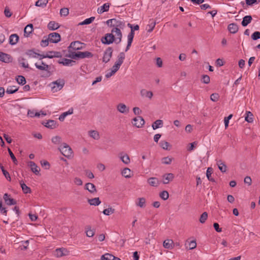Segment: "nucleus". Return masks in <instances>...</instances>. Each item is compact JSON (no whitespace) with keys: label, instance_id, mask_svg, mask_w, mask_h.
<instances>
[{"label":"nucleus","instance_id":"f257e3e1","mask_svg":"<svg viewBox=\"0 0 260 260\" xmlns=\"http://www.w3.org/2000/svg\"><path fill=\"white\" fill-rule=\"evenodd\" d=\"M69 53L66 55V57L71 58L73 59H83L85 58H91L93 54L89 51L85 52H76L72 50H68Z\"/></svg>","mask_w":260,"mask_h":260},{"label":"nucleus","instance_id":"f03ea898","mask_svg":"<svg viewBox=\"0 0 260 260\" xmlns=\"http://www.w3.org/2000/svg\"><path fill=\"white\" fill-rule=\"evenodd\" d=\"M59 150L62 155L68 158L71 157L73 153L72 149L70 146L66 143H63L62 146H60L59 148Z\"/></svg>","mask_w":260,"mask_h":260},{"label":"nucleus","instance_id":"7ed1b4c3","mask_svg":"<svg viewBox=\"0 0 260 260\" xmlns=\"http://www.w3.org/2000/svg\"><path fill=\"white\" fill-rule=\"evenodd\" d=\"M36 50L39 52V50H36L35 49H31L27 50L25 52V54L27 55L29 58H38L39 60H42L45 58L44 54H40L38 52H36Z\"/></svg>","mask_w":260,"mask_h":260},{"label":"nucleus","instance_id":"20e7f679","mask_svg":"<svg viewBox=\"0 0 260 260\" xmlns=\"http://www.w3.org/2000/svg\"><path fill=\"white\" fill-rule=\"evenodd\" d=\"M101 41L102 43L105 45H109L116 41V38L112 33H108L103 37Z\"/></svg>","mask_w":260,"mask_h":260},{"label":"nucleus","instance_id":"39448f33","mask_svg":"<svg viewBox=\"0 0 260 260\" xmlns=\"http://www.w3.org/2000/svg\"><path fill=\"white\" fill-rule=\"evenodd\" d=\"M35 65L36 68H37L38 69L41 71H45L47 72L45 75L42 76V77H48L51 75L50 72L48 71L49 66L43 61H41L40 65L38 64V63H36Z\"/></svg>","mask_w":260,"mask_h":260},{"label":"nucleus","instance_id":"423d86ee","mask_svg":"<svg viewBox=\"0 0 260 260\" xmlns=\"http://www.w3.org/2000/svg\"><path fill=\"white\" fill-rule=\"evenodd\" d=\"M83 45H84V44L80 41L72 42L68 47V50L75 51L76 50L82 49L83 48Z\"/></svg>","mask_w":260,"mask_h":260},{"label":"nucleus","instance_id":"0eeeda50","mask_svg":"<svg viewBox=\"0 0 260 260\" xmlns=\"http://www.w3.org/2000/svg\"><path fill=\"white\" fill-rule=\"evenodd\" d=\"M113 53V49L111 47H109L105 51L104 56L103 57V61L107 63L109 62L112 57Z\"/></svg>","mask_w":260,"mask_h":260},{"label":"nucleus","instance_id":"6e6552de","mask_svg":"<svg viewBox=\"0 0 260 260\" xmlns=\"http://www.w3.org/2000/svg\"><path fill=\"white\" fill-rule=\"evenodd\" d=\"M132 123L136 127L140 128L144 124L145 120L142 117L137 116L133 119Z\"/></svg>","mask_w":260,"mask_h":260},{"label":"nucleus","instance_id":"1a4fd4ad","mask_svg":"<svg viewBox=\"0 0 260 260\" xmlns=\"http://www.w3.org/2000/svg\"><path fill=\"white\" fill-rule=\"evenodd\" d=\"M10 194H9L7 193H5L4 194V200L5 201V203L9 206H12V205H15L17 204V201L14 200V199H12L10 198Z\"/></svg>","mask_w":260,"mask_h":260},{"label":"nucleus","instance_id":"9d476101","mask_svg":"<svg viewBox=\"0 0 260 260\" xmlns=\"http://www.w3.org/2000/svg\"><path fill=\"white\" fill-rule=\"evenodd\" d=\"M48 36L50 39V42L53 43H57L61 40L60 35L57 32L51 33Z\"/></svg>","mask_w":260,"mask_h":260},{"label":"nucleus","instance_id":"9b49d317","mask_svg":"<svg viewBox=\"0 0 260 260\" xmlns=\"http://www.w3.org/2000/svg\"><path fill=\"white\" fill-rule=\"evenodd\" d=\"M112 34L113 32H115L117 36V38L116 39V41L115 43L118 44L120 43L122 39V32L120 30V28L117 27H114L111 30Z\"/></svg>","mask_w":260,"mask_h":260},{"label":"nucleus","instance_id":"f8f14e48","mask_svg":"<svg viewBox=\"0 0 260 260\" xmlns=\"http://www.w3.org/2000/svg\"><path fill=\"white\" fill-rule=\"evenodd\" d=\"M62 54L60 52L57 51H48L45 55V58H52L53 57H61Z\"/></svg>","mask_w":260,"mask_h":260},{"label":"nucleus","instance_id":"ddd939ff","mask_svg":"<svg viewBox=\"0 0 260 260\" xmlns=\"http://www.w3.org/2000/svg\"><path fill=\"white\" fill-rule=\"evenodd\" d=\"M42 124L45 127L50 129H54L57 126V122L54 120H49L46 122H43Z\"/></svg>","mask_w":260,"mask_h":260},{"label":"nucleus","instance_id":"4468645a","mask_svg":"<svg viewBox=\"0 0 260 260\" xmlns=\"http://www.w3.org/2000/svg\"><path fill=\"white\" fill-rule=\"evenodd\" d=\"M58 63L66 66H68L69 65L72 66L76 63V61L72 59L63 58L61 60H59L58 61Z\"/></svg>","mask_w":260,"mask_h":260},{"label":"nucleus","instance_id":"2eb2a0df","mask_svg":"<svg viewBox=\"0 0 260 260\" xmlns=\"http://www.w3.org/2000/svg\"><path fill=\"white\" fill-rule=\"evenodd\" d=\"M134 35H135V32H134V30H131V32L129 33V34L128 35V36H127V46L126 47V49H125V52L127 51L131 45H132V42H133V39H134Z\"/></svg>","mask_w":260,"mask_h":260},{"label":"nucleus","instance_id":"dca6fc26","mask_svg":"<svg viewBox=\"0 0 260 260\" xmlns=\"http://www.w3.org/2000/svg\"><path fill=\"white\" fill-rule=\"evenodd\" d=\"M29 166L30 168L31 171L36 175H40V168L36 164L35 162L30 161L29 162Z\"/></svg>","mask_w":260,"mask_h":260},{"label":"nucleus","instance_id":"f3484780","mask_svg":"<svg viewBox=\"0 0 260 260\" xmlns=\"http://www.w3.org/2000/svg\"><path fill=\"white\" fill-rule=\"evenodd\" d=\"M0 60L6 63H9L11 61V57L9 54L0 52Z\"/></svg>","mask_w":260,"mask_h":260},{"label":"nucleus","instance_id":"a211bd4d","mask_svg":"<svg viewBox=\"0 0 260 260\" xmlns=\"http://www.w3.org/2000/svg\"><path fill=\"white\" fill-rule=\"evenodd\" d=\"M117 110L121 113H127L129 112V108L125 104L120 103L117 106Z\"/></svg>","mask_w":260,"mask_h":260},{"label":"nucleus","instance_id":"6ab92c4d","mask_svg":"<svg viewBox=\"0 0 260 260\" xmlns=\"http://www.w3.org/2000/svg\"><path fill=\"white\" fill-rule=\"evenodd\" d=\"M68 251L65 248H58L56 249L54 255L58 257H61L68 254Z\"/></svg>","mask_w":260,"mask_h":260},{"label":"nucleus","instance_id":"aec40b11","mask_svg":"<svg viewBox=\"0 0 260 260\" xmlns=\"http://www.w3.org/2000/svg\"><path fill=\"white\" fill-rule=\"evenodd\" d=\"M174 178V175L172 173H168L163 175V183L165 184H168L170 181H172Z\"/></svg>","mask_w":260,"mask_h":260},{"label":"nucleus","instance_id":"412c9836","mask_svg":"<svg viewBox=\"0 0 260 260\" xmlns=\"http://www.w3.org/2000/svg\"><path fill=\"white\" fill-rule=\"evenodd\" d=\"M85 229L86 230L85 232L87 237H92L94 235L95 230L94 229H92L90 225H86Z\"/></svg>","mask_w":260,"mask_h":260},{"label":"nucleus","instance_id":"4be33fe9","mask_svg":"<svg viewBox=\"0 0 260 260\" xmlns=\"http://www.w3.org/2000/svg\"><path fill=\"white\" fill-rule=\"evenodd\" d=\"M147 182L152 186H157L159 184L158 179L156 177H151L148 179Z\"/></svg>","mask_w":260,"mask_h":260},{"label":"nucleus","instance_id":"5701e85b","mask_svg":"<svg viewBox=\"0 0 260 260\" xmlns=\"http://www.w3.org/2000/svg\"><path fill=\"white\" fill-rule=\"evenodd\" d=\"M33 25L32 24H27L24 29V35L27 37L33 31Z\"/></svg>","mask_w":260,"mask_h":260},{"label":"nucleus","instance_id":"b1692460","mask_svg":"<svg viewBox=\"0 0 260 260\" xmlns=\"http://www.w3.org/2000/svg\"><path fill=\"white\" fill-rule=\"evenodd\" d=\"M85 189L91 193L96 192L95 185L91 183H87L85 185Z\"/></svg>","mask_w":260,"mask_h":260},{"label":"nucleus","instance_id":"393cba45","mask_svg":"<svg viewBox=\"0 0 260 260\" xmlns=\"http://www.w3.org/2000/svg\"><path fill=\"white\" fill-rule=\"evenodd\" d=\"M228 30L232 34H236L239 29L238 26L237 24L233 23L228 25Z\"/></svg>","mask_w":260,"mask_h":260},{"label":"nucleus","instance_id":"a878e982","mask_svg":"<svg viewBox=\"0 0 260 260\" xmlns=\"http://www.w3.org/2000/svg\"><path fill=\"white\" fill-rule=\"evenodd\" d=\"M19 39V37L17 34H12L10 36L9 43L11 45H14L18 42Z\"/></svg>","mask_w":260,"mask_h":260},{"label":"nucleus","instance_id":"bb28decb","mask_svg":"<svg viewBox=\"0 0 260 260\" xmlns=\"http://www.w3.org/2000/svg\"><path fill=\"white\" fill-rule=\"evenodd\" d=\"M252 20V18L251 16H245L243 18V20L241 22V24L243 26L245 27L251 22Z\"/></svg>","mask_w":260,"mask_h":260},{"label":"nucleus","instance_id":"cd10ccee","mask_svg":"<svg viewBox=\"0 0 260 260\" xmlns=\"http://www.w3.org/2000/svg\"><path fill=\"white\" fill-rule=\"evenodd\" d=\"M47 26L49 30H55L59 27V25L58 23H56L53 21H50L49 23L48 24Z\"/></svg>","mask_w":260,"mask_h":260},{"label":"nucleus","instance_id":"c85d7f7f","mask_svg":"<svg viewBox=\"0 0 260 260\" xmlns=\"http://www.w3.org/2000/svg\"><path fill=\"white\" fill-rule=\"evenodd\" d=\"M110 4L109 3H105L104 4L101 8H98V12L99 14H102L105 12H108L109 9Z\"/></svg>","mask_w":260,"mask_h":260},{"label":"nucleus","instance_id":"c756f323","mask_svg":"<svg viewBox=\"0 0 260 260\" xmlns=\"http://www.w3.org/2000/svg\"><path fill=\"white\" fill-rule=\"evenodd\" d=\"M173 241L170 239H167L163 243L164 247L167 249H172L173 248Z\"/></svg>","mask_w":260,"mask_h":260},{"label":"nucleus","instance_id":"7c9ffc66","mask_svg":"<svg viewBox=\"0 0 260 260\" xmlns=\"http://www.w3.org/2000/svg\"><path fill=\"white\" fill-rule=\"evenodd\" d=\"M20 184L21 187L22 188V190L24 193H28L31 192V189L30 187H28L22 180L20 181Z\"/></svg>","mask_w":260,"mask_h":260},{"label":"nucleus","instance_id":"2f4dec72","mask_svg":"<svg viewBox=\"0 0 260 260\" xmlns=\"http://www.w3.org/2000/svg\"><path fill=\"white\" fill-rule=\"evenodd\" d=\"M124 26L125 23L124 22L115 19V21L113 22V27L122 29Z\"/></svg>","mask_w":260,"mask_h":260},{"label":"nucleus","instance_id":"473e14b6","mask_svg":"<svg viewBox=\"0 0 260 260\" xmlns=\"http://www.w3.org/2000/svg\"><path fill=\"white\" fill-rule=\"evenodd\" d=\"M88 203L92 206H98L99 205L101 202L99 199V198H95L91 199L88 200Z\"/></svg>","mask_w":260,"mask_h":260},{"label":"nucleus","instance_id":"72a5a7b5","mask_svg":"<svg viewBox=\"0 0 260 260\" xmlns=\"http://www.w3.org/2000/svg\"><path fill=\"white\" fill-rule=\"evenodd\" d=\"M217 165H218V168L221 172L224 173L226 172L227 168L226 166L224 163L222 162L221 160H217Z\"/></svg>","mask_w":260,"mask_h":260},{"label":"nucleus","instance_id":"f704fd0d","mask_svg":"<svg viewBox=\"0 0 260 260\" xmlns=\"http://www.w3.org/2000/svg\"><path fill=\"white\" fill-rule=\"evenodd\" d=\"M125 54L124 52H120L119 55L117 56V60L115 62L116 63H118L119 66H121V65L122 64L123 60L125 58Z\"/></svg>","mask_w":260,"mask_h":260},{"label":"nucleus","instance_id":"c9c22d12","mask_svg":"<svg viewBox=\"0 0 260 260\" xmlns=\"http://www.w3.org/2000/svg\"><path fill=\"white\" fill-rule=\"evenodd\" d=\"M213 173V169L211 167L208 168L207 172H206V176H207L208 179L210 181L214 182H215V180L214 179V178H213L211 177V175Z\"/></svg>","mask_w":260,"mask_h":260},{"label":"nucleus","instance_id":"e433bc0d","mask_svg":"<svg viewBox=\"0 0 260 260\" xmlns=\"http://www.w3.org/2000/svg\"><path fill=\"white\" fill-rule=\"evenodd\" d=\"M73 108H71L69 110V111H67V112H63V113H62L59 117V120L60 121H63V120L64 119L65 117L69 115H70V114H73Z\"/></svg>","mask_w":260,"mask_h":260},{"label":"nucleus","instance_id":"4c0bfd02","mask_svg":"<svg viewBox=\"0 0 260 260\" xmlns=\"http://www.w3.org/2000/svg\"><path fill=\"white\" fill-rule=\"evenodd\" d=\"M121 174H122V176H123L125 178H129L131 177V176H132L131 170L128 168H124L122 171Z\"/></svg>","mask_w":260,"mask_h":260},{"label":"nucleus","instance_id":"58836bf2","mask_svg":"<svg viewBox=\"0 0 260 260\" xmlns=\"http://www.w3.org/2000/svg\"><path fill=\"white\" fill-rule=\"evenodd\" d=\"M163 122L161 120H157L155 122H154L152 124V127L153 129H156L159 127H160L162 126Z\"/></svg>","mask_w":260,"mask_h":260},{"label":"nucleus","instance_id":"ea45409f","mask_svg":"<svg viewBox=\"0 0 260 260\" xmlns=\"http://www.w3.org/2000/svg\"><path fill=\"white\" fill-rule=\"evenodd\" d=\"M140 93L142 96H145L150 99H151L153 96L152 92L150 91H147L145 89H142Z\"/></svg>","mask_w":260,"mask_h":260},{"label":"nucleus","instance_id":"a19ab883","mask_svg":"<svg viewBox=\"0 0 260 260\" xmlns=\"http://www.w3.org/2000/svg\"><path fill=\"white\" fill-rule=\"evenodd\" d=\"M16 80L19 84L24 85L26 83V80L24 76L18 75L16 77Z\"/></svg>","mask_w":260,"mask_h":260},{"label":"nucleus","instance_id":"79ce46f5","mask_svg":"<svg viewBox=\"0 0 260 260\" xmlns=\"http://www.w3.org/2000/svg\"><path fill=\"white\" fill-rule=\"evenodd\" d=\"M160 147L164 150H169L171 147L170 143L165 141H162L159 143Z\"/></svg>","mask_w":260,"mask_h":260},{"label":"nucleus","instance_id":"37998d69","mask_svg":"<svg viewBox=\"0 0 260 260\" xmlns=\"http://www.w3.org/2000/svg\"><path fill=\"white\" fill-rule=\"evenodd\" d=\"M19 87H16L15 86H11L8 87L6 90V93L8 94H13L15 93L18 90Z\"/></svg>","mask_w":260,"mask_h":260},{"label":"nucleus","instance_id":"c03bdc74","mask_svg":"<svg viewBox=\"0 0 260 260\" xmlns=\"http://www.w3.org/2000/svg\"><path fill=\"white\" fill-rule=\"evenodd\" d=\"M114 256L112 254L107 253L104 255H102L101 258V260H113Z\"/></svg>","mask_w":260,"mask_h":260},{"label":"nucleus","instance_id":"a18cd8bd","mask_svg":"<svg viewBox=\"0 0 260 260\" xmlns=\"http://www.w3.org/2000/svg\"><path fill=\"white\" fill-rule=\"evenodd\" d=\"M246 116L245 117V120L249 123L253 122V114L250 111H246Z\"/></svg>","mask_w":260,"mask_h":260},{"label":"nucleus","instance_id":"49530a36","mask_svg":"<svg viewBox=\"0 0 260 260\" xmlns=\"http://www.w3.org/2000/svg\"><path fill=\"white\" fill-rule=\"evenodd\" d=\"M155 24V22L153 19L150 20V23L147 25V31L149 32H151L153 30Z\"/></svg>","mask_w":260,"mask_h":260},{"label":"nucleus","instance_id":"de8ad7c7","mask_svg":"<svg viewBox=\"0 0 260 260\" xmlns=\"http://www.w3.org/2000/svg\"><path fill=\"white\" fill-rule=\"evenodd\" d=\"M94 17H91L89 18H87L85 19L83 21L80 22L79 25H87L91 23L93 20H94Z\"/></svg>","mask_w":260,"mask_h":260},{"label":"nucleus","instance_id":"09e8293b","mask_svg":"<svg viewBox=\"0 0 260 260\" xmlns=\"http://www.w3.org/2000/svg\"><path fill=\"white\" fill-rule=\"evenodd\" d=\"M89 136L95 140H98L100 139V135L99 133L96 131H90L89 132Z\"/></svg>","mask_w":260,"mask_h":260},{"label":"nucleus","instance_id":"8fccbe9b","mask_svg":"<svg viewBox=\"0 0 260 260\" xmlns=\"http://www.w3.org/2000/svg\"><path fill=\"white\" fill-rule=\"evenodd\" d=\"M139 202L138 203H136V205L141 207V208H144L145 207L146 205V200L144 198H140L138 199Z\"/></svg>","mask_w":260,"mask_h":260},{"label":"nucleus","instance_id":"3c124183","mask_svg":"<svg viewBox=\"0 0 260 260\" xmlns=\"http://www.w3.org/2000/svg\"><path fill=\"white\" fill-rule=\"evenodd\" d=\"M48 3V0H38L35 4L37 7H45Z\"/></svg>","mask_w":260,"mask_h":260},{"label":"nucleus","instance_id":"603ef678","mask_svg":"<svg viewBox=\"0 0 260 260\" xmlns=\"http://www.w3.org/2000/svg\"><path fill=\"white\" fill-rule=\"evenodd\" d=\"M52 83L56 85L59 89H61L64 85V81L63 80H57Z\"/></svg>","mask_w":260,"mask_h":260},{"label":"nucleus","instance_id":"864d4df0","mask_svg":"<svg viewBox=\"0 0 260 260\" xmlns=\"http://www.w3.org/2000/svg\"><path fill=\"white\" fill-rule=\"evenodd\" d=\"M120 159L121 161L125 164L127 165L130 162L129 157L126 154H124L123 156H121L120 157Z\"/></svg>","mask_w":260,"mask_h":260},{"label":"nucleus","instance_id":"5fc2aeb1","mask_svg":"<svg viewBox=\"0 0 260 260\" xmlns=\"http://www.w3.org/2000/svg\"><path fill=\"white\" fill-rule=\"evenodd\" d=\"M115 212V209L112 207H109L108 209H104L103 213L106 215H110Z\"/></svg>","mask_w":260,"mask_h":260},{"label":"nucleus","instance_id":"6e6d98bb","mask_svg":"<svg viewBox=\"0 0 260 260\" xmlns=\"http://www.w3.org/2000/svg\"><path fill=\"white\" fill-rule=\"evenodd\" d=\"M159 197L164 200H167L169 197V193L166 190H164L159 193Z\"/></svg>","mask_w":260,"mask_h":260},{"label":"nucleus","instance_id":"4d7b16f0","mask_svg":"<svg viewBox=\"0 0 260 260\" xmlns=\"http://www.w3.org/2000/svg\"><path fill=\"white\" fill-rule=\"evenodd\" d=\"M208 218V213L206 212H203L200 216V222L202 223H204Z\"/></svg>","mask_w":260,"mask_h":260},{"label":"nucleus","instance_id":"13d9d810","mask_svg":"<svg viewBox=\"0 0 260 260\" xmlns=\"http://www.w3.org/2000/svg\"><path fill=\"white\" fill-rule=\"evenodd\" d=\"M44 38H45V39H43L41 41V43H40L41 46L43 47L47 46L49 44V42H50V39H49V37L48 38L44 37Z\"/></svg>","mask_w":260,"mask_h":260},{"label":"nucleus","instance_id":"bf43d9fd","mask_svg":"<svg viewBox=\"0 0 260 260\" xmlns=\"http://www.w3.org/2000/svg\"><path fill=\"white\" fill-rule=\"evenodd\" d=\"M52 142L54 144H59L61 142V138L59 136L53 137L51 139Z\"/></svg>","mask_w":260,"mask_h":260},{"label":"nucleus","instance_id":"052dcab7","mask_svg":"<svg viewBox=\"0 0 260 260\" xmlns=\"http://www.w3.org/2000/svg\"><path fill=\"white\" fill-rule=\"evenodd\" d=\"M7 210L5 207L3 206V202L0 199V212L5 216L7 214Z\"/></svg>","mask_w":260,"mask_h":260},{"label":"nucleus","instance_id":"680f3d73","mask_svg":"<svg viewBox=\"0 0 260 260\" xmlns=\"http://www.w3.org/2000/svg\"><path fill=\"white\" fill-rule=\"evenodd\" d=\"M8 152L9 153V155H10L11 159H12L13 162L15 165H17L18 161H17V160L16 158L15 157V155H14L13 153L12 152V151H11V150L9 148H8Z\"/></svg>","mask_w":260,"mask_h":260},{"label":"nucleus","instance_id":"e2e57ef3","mask_svg":"<svg viewBox=\"0 0 260 260\" xmlns=\"http://www.w3.org/2000/svg\"><path fill=\"white\" fill-rule=\"evenodd\" d=\"M201 81L203 83L205 84H208L210 83V77L208 75H203L202 76Z\"/></svg>","mask_w":260,"mask_h":260},{"label":"nucleus","instance_id":"0e129e2a","mask_svg":"<svg viewBox=\"0 0 260 260\" xmlns=\"http://www.w3.org/2000/svg\"><path fill=\"white\" fill-rule=\"evenodd\" d=\"M173 158L169 157H165L162 158V162L166 165H170L171 164Z\"/></svg>","mask_w":260,"mask_h":260},{"label":"nucleus","instance_id":"69168bd1","mask_svg":"<svg viewBox=\"0 0 260 260\" xmlns=\"http://www.w3.org/2000/svg\"><path fill=\"white\" fill-rule=\"evenodd\" d=\"M251 39L253 40H257L260 39V32L258 31L254 32L251 35Z\"/></svg>","mask_w":260,"mask_h":260},{"label":"nucleus","instance_id":"338daca9","mask_svg":"<svg viewBox=\"0 0 260 260\" xmlns=\"http://www.w3.org/2000/svg\"><path fill=\"white\" fill-rule=\"evenodd\" d=\"M219 98V95L218 93H212L210 95V99L213 102L217 101L218 100Z\"/></svg>","mask_w":260,"mask_h":260},{"label":"nucleus","instance_id":"774afa93","mask_svg":"<svg viewBox=\"0 0 260 260\" xmlns=\"http://www.w3.org/2000/svg\"><path fill=\"white\" fill-rule=\"evenodd\" d=\"M69 9L66 8H61L60 10V14L61 16H67L69 14Z\"/></svg>","mask_w":260,"mask_h":260}]
</instances>
